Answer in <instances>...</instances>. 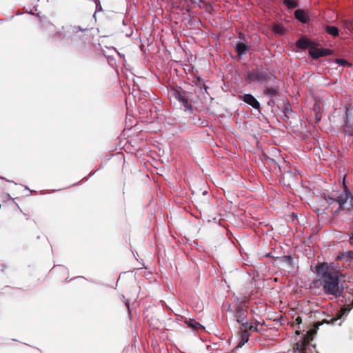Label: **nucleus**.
<instances>
[{"instance_id":"obj_1","label":"nucleus","mask_w":353,"mask_h":353,"mask_svg":"<svg viewBox=\"0 0 353 353\" xmlns=\"http://www.w3.org/2000/svg\"><path fill=\"white\" fill-rule=\"evenodd\" d=\"M316 279L313 281L314 285L321 286L325 294L334 298L340 297L343 288L340 285L341 273L332 265L321 263L316 268Z\"/></svg>"},{"instance_id":"obj_2","label":"nucleus","mask_w":353,"mask_h":353,"mask_svg":"<svg viewBox=\"0 0 353 353\" xmlns=\"http://www.w3.org/2000/svg\"><path fill=\"white\" fill-rule=\"evenodd\" d=\"M329 205L338 204L336 212L340 210H353V196L345 184V176L343 179V189L333 192L332 196H325Z\"/></svg>"},{"instance_id":"obj_3","label":"nucleus","mask_w":353,"mask_h":353,"mask_svg":"<svg viewBox=\"0 0 353 353\" xmlns=\"http://www.w3.org/2000/svg\"><path fill=\"white\" fill-rule=\"evenodd\" d=\"M316 333L315 330H309L302 339L294 345L293 353H313L315 346H311L310 342L313 340V336Z\"/></svg>"},{"instance_id":"obj_4","label":"nucleus","mask_w":353,"mask_h":353,"mask_svg":"<svg viewBox=\"0 0 353 353\" xmlns=\"http://www.w3.org/2000/svg\"><path fill=\"white\" fill-rule=\"evenodd\" d=\"M274 77L270 74L266 69L256 68L248 71L245 75V80L249 83L252 82L268 83Z\"/></svg>"},{"instance_id":"obj_5","label":"nucleus","mask_w":353,"mask_h":353,"mask_svg":"<svg viewBox=\"0 0 353 353\" xmlns=\"http://www.w3.org/2000/svg\"><path fill=\"white\" fill-rule=\"evenodd\" d=\"M172 94L175 97L176 99H177L179 102L181 103L185 110H192V105L189 102V101L185 95V91H183V90H181V89L174 90Z\"/></svg>"},{"instance_id":"obj_6","label":"nucleus","mask_w":353,"mask_h":353,"mask_svg":"<svg viewBox=\"0 0 353 353\" xmlns=\"http://www.w3.org/2000/svg\"><path fill=\"white\" fill-rule=\"evenodd\" d=\"M309 54L313 59H318L320 57L332 54L333 51L327 48H319L314 43L309 50Z\"/></svg>"},{"instance_id":"obj_7","label":"nucleus","mask_w":353,"mask_h":353,"mask_svg":"<svg viewBox=\"0 0 353 353\" xmlns=\"http://www.w3.org/2000/svg\"><path fill=\"white\" fill-rule=\"evenodd\" d=\"M248 307L245 302H241L237 305L234 314L237 322H243L246 319Z\"/></svg>"},{"instance_id":"obj_8","label":"nucleus","mask_w":353,"mask_h":353,"mask_svg":"<svg viewBox=\"0 0 353 353\" xmlns=\"http://www.w3.org/2000/svg\"><path fill=\"white\" fill-rule=\"evenodd\" d=\"M244 102L252 106L253 108L259 110L260 108V103L256 98L251 94H245L242 97Z\"/></svg>"},{"instance_id":"obj_9","label":"nucleus","mask_w":353,"mask_h":353,"mask_svg":"<svg viewBox=\"0 0 353 353\" xmlns=\"http://www.w3.org/2000/svg\"><path fill=\"white\" fill-rule=\"evenodd\" d=\"M314 43L313 41L305 37L301 38L296 42V46L300 49L309 48L310 50V48L314 46Z\"/></svg>"},{"instance_id":"obj_10","label":"nucleus","mask_w":353,"mask_h":353,"mask_svg":"<svg viewBox=\"0 0 353 353\" xmlns=\"http://www.w3.org/2000/svg\"><path fill=\"white\" fill-rule=\"evenodd\" d=\"M295 18L303 23L309 22L310 18L307 12L302 9H298L294 12Z\"/></svg>"},{"instance_id":"obj_11","label":"nucleus","mask_w":353,"mask_h":353,"mask_svg":"<svg viewBox=\"0 0 353 353\" xmlns=\"http://www.w3.org/2000/svg\"><path fill=\"white\" fill-rule=\"evenodd\" d=\"M279 90V86L278 85H274L271 87H268V85H265L264 87L263 93H264V94H265L270 97H273L278 95Z\"/></svg>"},{"instance_id":"obj_12","label":"nucleus","mask_w":353,"mask_h":353,"mask_svg":"<svg viewBox=\"0 0 353 353\" xmlns=\"http://www.w3.org/2000/svg\"><path fill=\"white\" fill-rule=\"evenodd\" d=\"M185 323L190 327L193 328L194 330H204V327L201 325L199 322L196 321L194 319H185Z\"/></svg>"},{"instance_id":"obj_13","label":"nucleus","mask_w":353,"mask_h":353,"mask_svg":"<svg viewBox=\"0 0 353 353\" xmlns=\"http://www.w3.org/2000/svg\"><path fill=\"white\" fill-rule=\"evenodd\" d=\"M250 334L248 330H241V340L237 345L238 347H241L249 340Z\"/></svg>"},{"instance_id":"obj_14","label":"nucleus","mask_w":353,"mask_h":353,"mask_svg":"<svg viewBox=\"0 0 353 353\" xmlns=\"http://www.w3.org/2000/svg\"><path fill=\"white\" fill-rule=\"evenodd\" d=\"M248 50V46L243 43H238L236 46V50L239 55L245 54Z\"/></svg>"},{"instance_id":"obj_15","label":"nucleus","mask_w":353,"mask_h":353,"mask_svg":"<svg viewBox=\"0 0 353 353\" xmlns=\"http://www.w3.org/2000/svg\"><path fill=\"white\" fill-rule=\"evenodd\" d=\"M325 31L327 34L337 37L339 35V29L336 26H327L325 27Z\"/></svg>"},{"instance_id":"obj_16","label":"nucleus","mask_w":353,"mask_h":353,"mask_svg":"<svg viewBox=\"0 0 353 353\" xmlns=\"http://www.w3.org/2000/svg\"><path fill=\"white\" fill-rule=\"evenodd\" d=\"M39 0H34V10H32L31 13L32 14H36L38 17L41 18L42 14V6L39 8V5L37 3V2H39Z\"/></svg>"},{"instance_id":"obj_17","label":"nucleus","mask_w":353,"mask_h":353,"mask_svg":"<svg viewBox=\"0 0 353 353\" xmlns=\"http://www.w3.org/2000/svg\"><path fill=\"white\" fill-rule=\"evenodd\" d=\"M283 3L289 9H293L298 6V3L295 0H283Z\"/></svg>"},{"instance_id":"obj_18","label":"nucleus","mask_w":353,"mask_h":353,"mask_svg":"<svg viewBox=\"0 0 353 353\" xmlns=\"http://www.w3.org/2000/svg\"><path fill=\"white\" fill-rule=\"evenodd\" d=\"M335 63H336L337 64L342 65V66L350 65V64L348 63V61L343 59H336Z\"/></svg>"},{"instance_id":"obj_19","label":"nucleus","mask_w":353,"mask_h":353,"mask_svg":"<svg viewBox=\"0 0 353 353\" xmlns=\"http://www.w3.org/2000/svg\"><path fill=\"white\" fill-rule=\"evenodd\" d=\"M52 271V273H55L57 272H65L66 273V274H68L67 270L64 267H62V266L54 268Z\"/></svg>"},{"instance_id":"obj_20","label":"nucleus","mask_w":353,"mask_h":353,"mask_svg":"<svg viewBox=\"0 0 353 353\" xmlns=\"http://www.w3.org/2000/svg\"><path fill=\"white\" fill-rule=\"evenodd\" d=\"M239 324L241 325V326L243 327V330H250L249 327H250L251 324H250L248 322L245 321V320L243 322H238Z\"/></svg>"},{"instance_id":"obj_21","label":"nucleus","mask_w":353,"mask_h":353,"mask_svg":"<svg viewBox=\"0 0 353 353\" xmlns=\"http://www.w3.org/2000/svg\"><path fill=\"white\" fill-rule=\"evenodd\" d=\"M273 30L276 33L281 34L283 32V27L279 25L274 26Z\"/></svg>"},{"instance_id":"obj_22","label":"nucleus","mask_w":353,"mask_h":353,"mask_svg":"<svg viewBox=\"0 0 353 353\" xmlns=\"http://www.w3.org/2000/svg\"><path fill=\"white\" fill-rule=\"evenodd\" d=\"M249 330L254 332H259L258 323H256L255 325H251L250 327H249Z\"/></svg>"},{"instance_id":"obj_23","label":"nucleus","mask_w":353,"mask_h":353,"mask_svg":"<svg viewBox=\"0 0 353 353\" xmlns=\"http://www.w3.org/2000/svg\"><path fill=\"white\" fill-rule=\"evenodd\" d=\"M302 323V319L301 316H297L294 321V324L299 325Z\"/></svg>"},{"instance_id":"obj_24","label":"nucleus","mask_w":353,"mask_h":353,"mask_svg":"<svg viewBox=\"0 0 353 353\" xmlns=\"http://www.w3.org/2000/svg\"><path fill=\"white\" fill-rule=\"evenodd\" d=\"M349 243L353 247V232L350 235Z\"/></svg>"},{"instance_id":"obj_25","label":"nucleus","mask_w":353,"mask_h":353,"mask_svg":"<svg viewBox=\"0 0 353 353\" xmlns=\"http://www.w3.org/2000/svg\"><path fill=\"white\" fill-rule=\"evenodd\" d=\"M345 133L346 135L353 136V129L351 130H345Z\"/></svg>"},{"instance_id":"obj_26","label":"nucleus","mask_w":353,"mask_h":353,"mask_svg":"<svg viewBox=\"0 0 353 353\" xmlns=\"http://www.w3.org/2000/svg\"><path fill=\"white\" fill-rule=\"evenodd\" d=\"M296 333L297 334H300V332H299V331H296Z\"/></svg>"},{"instance_id":"obj_27","label":"nucleus","mask_w":353,"mask_h":353,"mask_svg":"<svg viewBox=\"0 0 353 353\" xmlns=\"http://www.w3.org/2000/svg\"><path fill=\"white\" fill-rule=\"evenodd\" d=\"M317 353V352H316Z\"/></svg>"}]
</instances>
